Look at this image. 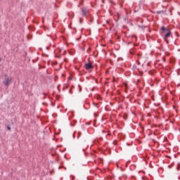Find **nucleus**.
<instances>
[{
    "label": "nucleus",
    "mask_w": 180,
    "mask_h": 180,
    "mask_svg": "<svg viewBox=\"0 0 180 180\" xmlns=\"http://www.w3.org/2000/svg\"><path fill=\"white\" fill-rule=\"evenodd\" d=\"M165 32H167L166 34H165ZM160 34H165L164 36V40L168 44V43H169V41H168V37H171V30H169V28H167V27L162 26L160 28Z\"/></svg>",
    "instance_id": "obj_1"
},
{
    "label": "nucleus",
    "mask_w": 180,
    "mask_h": 180,
    "mask_svg": "<svg viewBox=\"0 0 180 180\" xmlns=\"http://www.w3.org/2000/svg\"><path fill=\"white\" fill-rule=\"evenodd\" d=\"M4 77H6L3 82V84L6 85V86H9V85L12 84V78L6 77H7L6 75H4Z\"/></svg>",
    "instance_id": "obj_2"
},
{
    "label": "nucleus",
    "mask_w": 180,
    "mask_h": 180,
    "mask_svg": "<svg viewBox=\"0 0 180 180\" xmlns=\"http://www.w3.org/2000/svg\"><path fill=\"white\" fill-rule=\"evenodd\" d=\"M84 67L87 71H89V70H91V68H94V65H92V63L89 62L88 63L85 64Z\"/></svg>",
    "instance_id": "obj_3"
},
{
    "label": "nucleus",
    "mask_w": 180,
    "mask_h": 180,
    "mask_svg": "<svg viewBox=\"0 0 180 180\" xmlns=\"http://www.w3.org/2000/svg\"><path fill=\"white\" fill-rule=\"evenodd\" d=\"M82 16H86V9L82 8Z\"/></svg>",
    "instance_id": "obj_4"
},
{
    "label": "nucleus",
    "mask_w": 180,
    "mask_h": 180,
    "mask_svg": "<svg viewBox=\"0 0 180 180\" xmlns=\"http://www.w3.org/2000/svg\"><path fill=\"white\" fill-rule=\"evenodd\" d=\"M6 129H7V130H8V131H11V130L12 129L11 128V125H9V124H7V125H6Z\"/></svg>",
    "instance_id": "obj_5"
},
{
    "label": "nucleus",
    "mask_w": 180,
    "mask_h": 180,
    "mask_svg": "<svg viewBox=\"0 0 180 180\" xmlns=\"http://www.w3.org/2000/svg\"><path fill=\"white\" fill-rule=\"evenodd\" d=\"M156 13H158V15H160V13H164V11H157Z\"/></svg>",
    "instance_id": "obj_6"
},
{
    "label": "nucleus",
    "mask_w": 180,
    "mask_h": 180,
    "mask_svg": "<svg viewBox=\"0 0 180 180\" xmlns=\"http://www.w3.org/2000/svg\"><path fill=\"white\" fill-rule=\"evenodd\" d=\"M130 54H134V50L131 49L129 51Z\"/></svg>",
    "instance_id": "obj_7"
},
{
    "label": "nucleus",
    "mask_w": 180,
    "mask_h": 180,
    "mask_svg": "<svg viewBox=\"0 0 180 180\" xmlns=\"http://www.w3.org/2000/svg\"><path fill=\"white\" fill-rule=\"evenodd\" d=\"M124 118L125 120H127V114H124Z\"/></svg>",
    "instance_id": "obj_8"
},
{
    "label": "nucleus",
    "mask_w": 180,
    "mask_h": 180,
    "mask_svg": "<svg viewBox=\"0 0 180 180\" xmlns=\"http://www.w3.org/2000/svg\"><path fill=\"white\" fill-rule=\"evenodd\" d=\"M149 74H150V75H153V74H154V72H153V71H149Z\"/></svg>",
    "instance_id": "obj_9"
},
{
    "label": "nucleus",
    "mask_w": 180,
    "mask_h": 180,
    "mask_svg": "<svg viewBox=\"0 0 180 180\" xmlns=\"http://www.w3.org/2000/svg\"><path fill=\"white\" fill-rule=\"evenodd\" d=\"M81 134H82V133L79 131V132H78V136H77V137L79 138V136H81Z\"/></svg>",
    "instance_id": "obj_10"
},
{
    "label": "nucleus",
    "mask_w": 180,
    "mask_h": 180,
    "mask_svg": "<svg viewBox=\"0 0 180 180\" xmlns=\"http://www.w3.org/2000/svg\"><path fill=\"white\" fill-rule=\"evenodd\" d=\"M79 22H80V23H82V18L79 19Z\"/></svg>",
    "instance_id": "obj_11"
},
{
    "label": "nucleus",
    "mask_w": 180,
    "mask_h": 180,
    "mask_svg": "<svg viewBox=\"0 0 180 180\" xmlns=\"http://www.w3.org/2000/svg\"><path fill=\"white\" fill-rule=\"evenodd\" d=\"M56 57H57L58 58H61V56H56Z\"/></svg>",
    "instance_id": "obj_12"
},
{
    "label": "nucleus",
    "mask_w": 180,
    "mask_h": 180,
    "mask_svg": "<svg viewBox=\"0 0 180 180\" xmlns=\"http://www.w3.org/2000/svg\"><path fill=\"white\" fill-rule=\"evenodd\" d=\"M114 144L115 145H117V142L116 141H114Z\"/></svg>",
    "instance_id": "obj_13"
},
{
    "label": "nucleus",
    "mask_w": 180,
    "mask_h": 180,
    "mask_svg": "<svg viewBox=\"0 0 180 180\" xmlns=\"http://www.w3.org/2000/svg\"><path fill=\"white\" fill-rule=\"evenodd\" d=\"M138 57L141 58V55H140V54L138 53Z\"/></svg>",
    "instance_id": "obj_14"
},
{
    "label": "nucleus",
    "mask_w": 180,
    "mask_h": 180,
    "mask_svg": "<svg viewBox=\"0 0 180 180\" xmlns=\"http://www.w3.org/2000/svg\"><path fill=\"white\" fill-rule=\"evenodd\" d=\"M68 61V59H65V62L67 63Z\"/></svg>",
    "instance_id": "obj_15"
},
{
    "label": "nucleus",
    "mask_w": 180,
    "mask_h": 180,
    "mask_svg": "<svg viewBox=\"0 0 180 180\" xmlns=\"http://www.w3.org/2000/svg\"><path fill=\"white\" fill-rule=\"evenodd\" d=\"M133 68H136V65H133Z\"/></svg>",
    "instance_id": "obj_16"
},
{
    "label": "nucleus",
    "mask_w": 180,
    "mask_h": 180,
    "mask_svg": "<svg viewBox=\"0 0 180 180\" xmlns=\"http://www.w3.org/2000/svg\"><path fill=\"white\" fill-rule=\"evenodd\" d=\"M1 61H2V58H0V63H1Z\"/></svg>",
    "instance_id": "obj_17"
},
{
    "label": "nucleus",
    "mask_w": 180,
    "mask_h": 180,
    "mask_svg": "<svg viewBox=\"0 0 180 180\" xmlns=\"http://www.w3.org/2000/svg\"><path fill=\"white\" fill-rule=\"evenodd\" d=\"M94 116H98V115H96V113H94Z\"/></svg>",
    "instance_id": "obj_18"
},
{
    "label": "nucleus",
    "mask_w": 180,
    "mask_h": 180,
    "mask_svg": "<svg viewBox=\"0 0 180 180\" xmlns=\"http://www.w3.org/2000/svg\"><path fill=\"white\" fill-rule=\"evenodd\" d=\"M69 92H70V94H72V93H71V89L69 91Z\"/></svg>",
    "instance_id": "obj_19"
},
{
    "label": "nucleus",
    "mask_w": 180,
    "mask_h": 180,
    "mask_svg": "<svg viewBox=\"0 0 180 180\" xmlns=\"http://www.w3.org/2000/svg\"><path fill=\"white\" fill-rule=\"evenodd\" d=\"M110 22H109V20H107V23H109Z\"/></svg>",
    "instance_id": "obj_20"
},
{
    "label": "nucleus",
    "mask_w": 180,
    "mask_h": 180,
    "mask_svg": "<svg viewBox=\"0 0 180 180\" xmlns=\"http://www.w3.org/2000/svg\"><path fill=\"white\" fill-rule=\"evenodd\" d=\"M123 27H124V28H126V26L124 25Z\"/></svg>",
    "instance_id": "obj_21"
}]
</instances>
